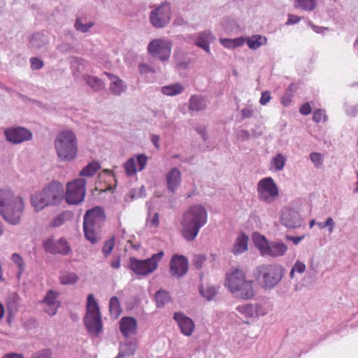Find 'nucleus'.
I'll return each mask as SVG.
<instances>
[{
	"instance_id": "a19ab883",
	"label": "nucleus",
	"mask_w": 358,
	"mask_h": 358,
	"mask_svg": "<svg viewBox=\"0 0 358 358\" xmlns=\"http://www.w3.org/2000/svg\"><path fill=\"white\" fill-rule=\"evenodd\" d=\"M101 313L99 306L94 297L93 294H90L87 296V312L86 313Z\"/></svg>"
},
{
	"instance_id": "0e129e2a",
	"label": "nucleus",
	"mask_w": 358,
	"mask_h": 358,
	"mask_svg": "<svg viewBox=\"0 0 358 358\" xmlns=\"http://www.w3.org/2000/svg\"><path fill=\"white\" fill-rule=\"evenodd\" d=\"M31 358H52L48 350H45L33 355Z\"/></svg>"
},
{
	"instance_id": "4c0bfd02",
	"label": "nucleus",
	"mask_w": 358,
	"mask_h": 358,
	"mask_svg": "<svg viewBox=\"0 0 358 358\" xmlns=\"http://www.w3.org/2000/svg\"><path fill=\"white\" fill-rule=\"evenodd\" d=\"M174 60L178 66L182 69H187L190 63V59L187 58L184 52H178L174 55Z\"/></svg>"
},
{
	"instance_id": "338daca9",
	"label": "nucleus",
	"mask_w": 358,
	"mask_h": 358,
	"mask_svg": "<svg viewBox=\"0 0 358 358\" xmlns=\"http://www.w3.org/2000/svg\"><path fill=\"white\" fill-rule=\"evenodd\" d=\"M59 306H56V305H52V306L45 305V306L44 308V311L45 313H47L49 315L53 316L56 314Z\"/></svg>"
},
{
	"instance_id": "20e7f679",
	"label": "nucleus",
	"mask_w": 358,
	"mask_h": 358,
	"mask_svg": "<svg viewBox=\"0 0 358 358\" xmlns=\"http://www.w3.org/2000/svg\"><path fill=\"white\" fill-rule=\"evenodd\" d=\"M57 157L61 162H70L78 153L77 138L71 130L60 131L55 141Z\"/></svg>"
},
{
	"instance_id": "39448f33",
	"label": "nucleus",
	"mask_w": 358,
	"mask_h": 358,
	"mask_svg": "<svg viewBox=\"0 0 358 358\" xmlns=\"http://www.w3.org/2000/svg\"><path fill=\"white\" fill-rule=\"evenodd\" d=\"M285 268L280 264H262L254 271L257 282L265 289H272L282 280Z\"/></svg>"
},
{
	"instance_id": "4be33fe9",
	"label": "nucleus",
	"mask_w": 358,
	"mask_h": 358,
	"mask_svg": "<svg viewBox=\"0 0 358 358\" xmlns=\"http://www.w3.org/2000/svg\"><path fill=\"white\" fill-rule=\"evenodd\" d=\"M120 328L125 338L135 335L136 333V320L131 317H122L120 321Z\"/></svg>"
},
{
	"instance_id": "de8ad7c7",
	"label": "nucleus",
	"mask_w": 358,
	"mask_h": 358,
	"mask_svg": "<svg viewBox=\"0 0 358 358\" xmlns=\"http://www.w3.org/2000/svg\"><path fill=\"white\" fill-rule=\"evenodd\" d=\"M115 237L113 236L104 243V245L102 248V252L105 257H108L112 252L115 246Z\"/></svg>"
},
{
	"instance_id": "9b49d317",
	"label": "nucleus",
	"mask_w": 358,
	"mask_h": 358,
	"mask_svg": "<svg viewBox=\"0 0 358 358\" xmlns=\"http://www.w3.org/2000/svg\"><path fill=\"white\" fill-rule=\"evenodd\" d=\"M147 49L152 57L165 62L170 57L171 43L162 38L154 39L148 43Z\"/></svg>"
},
{
	"instance_id": "f704fd0d",
	"label": "nucleus",
	"mask_w": 358,
	"mask_h": 358,
	"mask_svg": "<svg viewBox=\"0 0 358 358\" xmlns=\"http://www.w3.org/2000/svg\"><path fill=\"white\" fill-rule=\"evenodd\" d=\"M222 24L225 32L228 34H236L239 31V27L234 20L224 18Z\"/></svg>"
},
{
	"instance_id": "79ce46f5",
	"label": "nucleus",
	"mask_w": 358,
	"mask_h": 358,
	"mask_svg": "<svg viewBox=\"0 0 358 358\" xmlns=\"http://www.w3.org/2000/svg\"><path fill=\"white\" fill-rule=\"evenodd\" d=\"M317 0H296V6L304 10L311 11L317 6Z\"/></svg>"
},
{
	"instance_id": "f3484780",
	"label": "nucleus",
	"mask_w": 358,
	"mask_h": 358,
	"mask_svg": "<svg viewBox=\"0 0 358 358\" xmlns=\"http://www.w3.org/2000/svg\"><path fill=\"white\" fill-rule=\"evenodd\" d=\"M106 220L104 210L96 206L86 211L83 217V223L103 225Z\"/></svg>"
},
{
	"instance_id": "5701e85b",
	"label": "nucleus",
	"mask_w": 358,
	"mask_h": 358,
	"mask_svg": "<svg viewBox=\"0 0 358 358\" xmlns=\"http://www.w3.org/2000/svg\"><path fill=\"white\" fill-rule=\"evenodd\" d=\"M166 182L169 191L174 193L181 182V172L177 168H173L166 174Z\"/></svg>"
},
{
	"instance_id": "f03ea898",
	"label": "nucleus",
	"mask_w": 358,
	"mask_h": 358,
	"mask_svg": "<svg viewBox=\"0 0 358 358\" xmlns=\"http://www.w3.org/2000/svg\"><path fill=\"white\" fill-rule=\"evenodd\" d=\"M24 210V203L21 196H15L10 189H0V215L8 223L18 224Z\"/></svg>"
},
{
	"instance_id": "864d4df0",
	"label": "nucleus",
	"mask_w": 358,
	"mask_h": 358,
	"mask_svg": "<svg viewBox=\"0 0 358 358\" xmlns=\"http://www.w3.org/2000/svg\"><path fill=\"white\" fill-rule=\"evenodd\" d=\"M12 260L15 264L17 265L21 272L24 270V263L20 255L17 253L13 254Z\"/></svg>"
},
{
	"instance_id": "423d86ee",
	"label": "nucleus",
	"mask_w": 358,
	"mask_h": 358,
	"mask_svg": "<svg viewBox=\"0 0 358 358\" xmlns=\"http://www.w3.org/2000/svg\"><path fill=\"white\" fill-rule=\"evenodd\" d=\"M164 252L160 251L152 255L150 258L144 260H138L136 257H131L129 259V268L138 275H148L154 272L159 262L164 256Z\"/></svg>"
},
{
	"instance_id": "052dcab7",
	"label": "nucleus",
	"mask_w": 358,
	"mask_h": 358,
	"mask_svg": "<svg viewBox=\"0 0 358 358\" xmlns=\"http://www.w3.org/2000/svg\"><path fill=\"white\" fill-rule=\"evenodd\" d=\"M292 268L299 273H303L306 268L304 263L297 260L292 266Z\"/></svg>"
},
{
	"instance_id": "473e14b6",
	"label": "nucleus",
	"mask_w": 358,
	"mask_h": 358,
	"mask_svg": "<svg viewBox=\"0 0 358 358\" xmlns=\"http://www.w3.org/2000/svg\"><path fill=\"white\" fill-rule=\"evenodd\" d=\"M71 69L73 75L78 77L85 69V60L78 57H72Z\"/></svg>"
},
{
	"instance_id": "c756f323",
	"label": "nucleus",
	"mask_w": 358,
	"mask_h": 358,
	"mask_svg": "<svg viewBox=\"0 0 358 358\" xmlns=\"http://www.w3.org/2000/svg\"><path fill=\"white\" fill-rule=\"evenodd\" d=\"M184 90V87L178 83H174L169 85L163 86L161 92L167 96H175L181 94Z\"/></svg>"
},
{
	"instance_id": "e433bc0d",
	"label": "nucleus",
	"mask_w": 358,
	"mask_h": 358,
	"mask_svg": "<svg viewBox=\"0 0 358 358\" xmlns=\"http://www.w3.org/2000/svg\"><path fill=\"white\" fill-rule=\"evenodd\" d=\"M29 41L31 43L32 46L36 48H41L44 45H45V43H47V39L43 34L37 32L34 33L31 36Z\"/></svg>"
},
{
	"instance_id": "ea45409f",
	"label": "nucleus",
	"mask_w": 358,
	"mask_h": 358,
	"mask_svg": "<svg viewBox=\"0 0 358 358\" xmlns=\"http://www.w3.org/2000/svg\"><path fill=\"white\" fill-rule=\"evenodd\" d=\"M200 294L208 301L213 299L217 294V290L213 286H204L203 285L199 287Z\"/></svg>"
},
{
	"instance_id": "ddd939ff",
	"label": "nucleus",
	"mask_w": 358,
	"mask_h": 358,
	"mask_svg": "<svg viewBox=\"0 0 358 358\" xmlns=\"http://www.w3.org/2000/svg\"><path fill=\"white\" fill-rule=\"evenodd\" d=\"M4 135L8 141L13 144H19L32 138V133L24 127H17L7 129L4 131Z\"/></svg>"
},
{
	"instance_id": "09e8293b",
	"label": "nucleus",
	"mask_w": 358,
	"mask_h": 358,
	"mask_svg": "<svg viewBox=\"0 0 358 358\" xmlns=\"http://www.w3.org/2000/svg\"><path fill=\"white\" fill-rule=\"evenodd\" d=\"M94 26L93 22L83 24L79 18H77L74 24L75 29L82 33H87Z\"/></svg>"
},
{
	"instance_id": "a18cd8bd",
	"label": "nucleus",
	"mask_w": 358,
	"mask_h": 358,
	"mask_svg": "<svg viewBox=\"0 0 358 358\" xmlns=\"http://www.w3.org/2000/svg\"><path fill=\"white\" fill-rule=\"evenodd\" d=\"M78 275L74 273H66L60 276V282L62 285H73L78 280Z\"/></svg>"
},
{
	"instance_id": "aec40b11",
	"label": "nucleus",
	"mask_w": 358,
	"mask_h": 358,
	"mask_svg": "<svg viewBox=\"0 0 358 358\" xmlns=\"http://www.w3.org/2000/svg\"><path fill=\"white\" fill-rule=\"evenodd\" d=\"M229 290L235 296L243 299H250L255 295L252 280H246L236 288Z\"/></svg>"
},
{
	"instance_id": "37998d69",
	"label": "nucleus",
	"mask_w": 358,
	"mask_h": 358,
	"mask_svg": "<svg viewBox=\"0 0 358 358\" xmlns=\"http://www.w3.org/2000/svg\"><path fill=\"white\" fill-rule=\"evenodd\" d=\"M57 296L58 294L57 292H54L53 290H49L47 294H45V297L43 299V302L45 305H56L59 306L60 302L57 301Z\"/></svg>"
},
{
	"instance_id": "603ef678",
	"label": "nucleus",
	"mask_w": 358,
	"mask_h": 358,
	"mask_svg": "<svg viewBox=\"0 0 358 358\" xmlns=\"http://www.w3.org/2000/svg\"><path fill=\"white\" fill-rule=\"evenodd\" d=\"M30 64L32 70H38L43 68L44 62L38 57H31L30 59Z\"/></svg>"
},
{
	"instance_id": "dca6fc26",
	"label": "nucleus",
	"mask_w": 358,
	"mask_h": 358,
	"mask_svg": "<svg viewBox=\"0 0 358 358\" xmlns=\"http://www.w3.org/2000/svg\"><path fill=\"white\" fill-rule=\"evenodd\" d=\"M84 324L89 332L98 336L102 331V322L101 313H86Z\"/></svg>"
},
{
	"instance_id": "49530a36",
	"label": "nucleus",
	"mask_w": 358,
	"mask_h": 358,
	"mask_svg": "<svg viewBox=\"0 0 358 358\" xmlns=\"http://www.w3.org/2000/svg\"><path fill=\"white\" fill-rule=\"evenodd\" d=\"M127 174L129 176L134 175L137 172V168L134 157L129 159L124 165Z\"/></svg>"
},
{
	"instance_id": "4468645a",
	"label": "nucleus",
	"mask_w": 358,
	"mask_h": 358,
	"mask_svg": "<svg viewBox=\"0 0 358 358\" xmlns=\"http://www.w3.org/2000/svg\"><path fill=\"white\" fill-rule=\"evenodd\" d=\"M280 222L287 229H295L301 226L302 219L297 210L284 208L281 212Z\"/></svg>"
},
{
	"instance_id": "2f4dec72",
	"label": "nucleus",
	"mask_w": 358,
	"mask_h": 358,
	"mask_svg": "<svg viewBox=\"0 0 358 358\" xmlns=\"http://www.w3.org/2000/svg\"><path fill=\"white\" fill-rule=\"evenodd\" d=\"M101 169V165L98 162L94 161L87 164L80 172V176L92 177Z\"/></svg>"
},
{
	"instance_id": "58836bf2",
	"label": "nucleus",
	"mask_w": 358,
	"mask_h": 358,
	"mask_svg": "<svg viewBox=\"0 0 358 358\" xmlns=\"http://www.w3.org/2000/svg\"><path fill=\"white\" fill-rule=\"evenodd\" d=\"M286 158L282 154H278L273 157L271 165L275 171H282L285 165Z\"/></svg>"
},
{
	"instance_id": "c9c22d12",
	"label": "nucleus",
	"mask_w": 358,
	"mask_h": 358,
	"mask_svg": "<svg viewBox=\"0 0 358 358\" xmlns=\"http://www.w3.org/2000/svg\"><path fill=\"white\" fill-rule=\"evenodd\" d=\"M109 310L110 314L113 315L115 318L119 317L122 312V309L120 307V303L118 298L117 296H113L110 299L109 303Z\"/></svg>"
},
{
	"instance_id": "9d476101",
	"label": "nucleus",
	"mask_w": 358,
	"mask_h": 358,
	"mask_svg": "<svg viewBox=\"0 0 358 358\" xmlns=\"http://www.w3.org/2000/svg\"><path fill=\"white\" fill-rule=\"evenodd\" d=\"M257 193L259 199L266 203L273 202L278 196V189L272 178L262 179L258 182Z\"/></svg>"
},
{
	"instance_id": "e2e57ef3",
	"label": "nucleus",
	"mask_w": 358,
	"mask_h": 358,
	"mask_svg": "<svg viewBox=\"0 0 358 358\" xmlns=\"http://www.w3.org/2000/svg\"><path fill=\"white\" fill-rule=\"evenodd\" d=\"M271 93L269 91H264L262 93V96L259 100L260 104L264 106L268 103L271 100Z\"/></svg>"
},
{
	"instance_id": "8fccbe9b",
	"label": "nucleus",
	"mask_w": 358,
	"mask_h": 358,
	"mask_svg": "<svg viewBox=\"0 0 358 358\" xmlns=\"http://www.w3.org/2000/svg\"><path fill=\"white\" fill-rule=\"evenodd\" d=\"M317 225L320 229L328 227L329 232L332 233L335 227V222H334L333 218L329 217L324 222H317Z\"/></svg>"
},
{
	"instance_id": "7ed1b4c3",
	"label": "nucleus",
	"mask_w": 358,
	"mask_h": 358,
	"mask_svg": "<svg viewBox=\"0 0 358 358\" xmlns=\"http://www.w3.org/2000/svg\"><path fill=\"white\" fill-rule=\"evenodd\" d=\"M63 185L57 181H52L41 191L36 192L31 196V203L36 211L48 206L59 204L62 199Z\"/></svg>"
},
{
	"instance_id": "b1692460",
	"label": "nucleus",
	"mask_w": 358,
	"mask_h": 358,
	"mask_svg": "<svg viewBox=\"0 0 358 358\" xmlns=\"http://www.w3.org/2000/svg\"><path fill=\"white\" fill-rule=\"evenodd\" d=\"M215 39L210 30H205L198 34L195 45L202 48L205 52L210 54V43Z\"/></svg>"
},
{
	"instance_id": "6e6552de",
	"label": "nucleus",
	"mask_w": 358,
	"mask_h": 358,
	"mask_svg": "<svg viewBox=\"0 0 358 358\" xmlns=\"http://www.w3.org/2000/svg\"><path fill=\"white\" fill-rule=\"evenodd\" d=\"M171 6L167 2H164L150 13L149 19L151 24L157 29L166 27L171 21Z\"/></svg>"
},
{
	"instance_id": "2eb2a0df",
	"label": "nucleus",
	"mask_w": 358,
	"mask_h": 358,
	"mask_svg": "<svg viewBox=\"0 0 358 358\" xmlns=\"http://www.w3.org/2000/svg\"><path fill=\"white\" fill-rule=\"evenodd\" d=\"M188 270V260L182 255L173 256L170 264V271L173 275L182 277Z\"/></svg>"
},
{
	"instance_id": "7c9ffc66",
	"label": "nucleus",
	"mask_w": 358,
	"mask_h": 358,
	"mask_svg": "<svg viewBox=\"0 0 358 358\" xmlns=\"http://www.w3.org/2000/svg\"><path fill=\"white\" fill-rule=\"evenodd\" d=\"M245 41L250 48L256 50L260 46L266 44L267 38L265 36H262L261 35H255L247 38Z\"/></svg>"
},
{
	"instance_id": "bf43d9fd",
	"label": "nucleus",
	"mask_w": 358,
	"mask_h": 358,
	"mask_svg": "<svg viewBox=\"0 0 358 358\" xmlns=\"http://www.w3.org/2000/svg\"><path fill=\"white\" fill-rule=\"evenodd\" d=\"M17 299V296L15 294H13L11 296H9L8 299L7 306L8 309L10 310H16L17 306L15 303V300Z\"/></svg>"
},
{
	"instance_id": "c85d7f7f",
	"label": "nucleus",
	"mask_w": 358,
	"mask_h": 358,
	"mask_svg": "<svg viewBox=\"0 0 358 358\" xmlns=\"http://www.w3.org/2000/svg\"><path fill=\"white\" fill-rule=\"evenodd\" d=\"M137 349V342L135 339L120 344L119 353L120 356L129 357L133 355Z\"/></svg>"
},
{
	"instance_id": "72a5a7b5",
	"label": "nucleus",
	"mask_w": 358,
	"mask_h": 358,
	"mask_svg": "<svg viewBox=\"0 0 358 358\" xmlns=\"http://www.w3.org/2000/svg\"><path fill=\"white\" fill-rule=\"evenodd\" d=\"M171 299L169 293L160 289L155 294V302L158 308L164 307Z\"/></svg>"
},
{
	"instance_id": "680f3d73",
	"label": "nucleus",
	"mask_w": 358,
	"mask_h": 358,
	"mask_svg": "<svg viewBox=\"0 0 358 358\" xmlns=\"http://www.w3.org/2000/svg\"><path fill=\"white\" fill-rule=\"evenodd\" d=\"M237 136L242 141H246L250 138V132L248 130L241 129L238 132Z\"/></svg>"
},
{
	"instance_id": "412c9836",
	"label": "nucleus",
	"mask_w": 358,
	"mask_h": 358,
	"mask_svg": "<svg viewBox=\"0 0 358 358\" xmlns=\"http://www.w3.org/2000/svg\"><path fill=\"white\" fill-rule=\"evenodd\" d=\"M173 318L178 322L181 332L185 336H189L192 335L194 329V324L192 319L181 313H176Z\"/></svg>"
},
{
	"instance_id": "f257e3e1",
	"label": "nucleus",
	"mask_w": 358,
	"mask_h": 358,
	"mask_svg": "<svg viewBox=\"0 0 358 358\" xmlns=\"http://www.w3.org/2000/svg\"><path fill=\"white\" fill-rule=\"evenodd\" d=\"M207 222V210L201 205L190 206L182 215L181 234L187 241L196 239L200 229Z\"/></svg>"
},
{
	"instance_id": "3c124183",
	"label": "nucleus",
	"mask_w": 358,
	"mask_h": 358,
	"mask_svg": "<svg viewBox=\"0 0 358 358\" xmlns=\"http://www.w3.org/2000/svg\"><path fill=\"white\" fill-rule=\"evenodd\" d=\"M310 159L314 164L315 166L319 168L322 164V156L319 152H312L309 155Z\"/></svg>"
},
{
	"instance_id": "4d7b16f0",
	"label": "nucleus",
	"mask_w": 358,
	"mask_h": 358,
	"mask_svg": "<svg viewBox=\"0 0 358 358\" xmlns=\"http://www.w3.org/2000/svg\"><path fill=\"white\" fill-rule=\"evenodd\" d=\"M206 260V258L205 256L196 255L193 259V263H194V265L196 267V268L200 269L202 267L203 264L205 262Z\"/></svg>"
},
{
	"instance_id": "0eeeda50",
	"label": "nucleus",
	"mask_w": 358,
	"mask_h": 358,
	"mask_svg": "<svg viewBox=\"0 0 358 358\" xmlns=\"http://www.w3.org/2000/svg\"><path fill=\"white\" fill-rule=\"evenodd\" d=\"M86 180L77 178L66 185V201L69 204L81 203L85 196Z\"/></svg>"
},
{
	"instance_id": "6ab92c4d",
	"label": "nucleus",
	"mask_w": 358,
	"mask_h": 358,
	"mask_svg": "<svg viewBox=\"0 0 358 358\" xmlns=\"http://www.w3.org/2000/svg\"><path fill=\"white\" fill-rule=\"evenodd\" d=\"M101 224H93L92 223H83V231L85 238L92 244L95 245L101 240Z\"/></svg>"
},
{
	"instance_id": "69168bd1",
	"label": "nucleus",
	"mask_w": 358,
	"mask_h": 358,
	"mask_svg": "<svg viewBox=\"0 0 358 358\" xmlns=\"http://www.w3.org/2000/svg\"><path fill=\"white\" fill-rule=\"evenodd\" d=\"M241 113L242 119L245 120V119L251 117L253 115L254 110L252 108L248 107V108H243L241 110Z\"/></svg>"
},
{
	"instance_id": "c03bdc74",
	"label": "nucleus",
	"mask_w": 358,
	"mask_h": 358,
	"mask_svg": "<svg viewBox=\"0 0 358 358\" xmlns=\"http://www.w3.org/2000/svg\"><path fill=\"white\" fill-rule=\"evenodd\" d=\"M236 310L246 317H252L255 313V310L252 304H245L238 306Z\"/></svg>"
},
{
	"instance_id": "bb28decb",
	"label": "nucleus",
	"mask_w": 358,
	"mask_h": 358,
	"mask_svg": "<svg viewBox=\"0 0 358 358\" xmlns=\"http://www.w3.org/2000/svg\"><path fill=\"white\" fill-rule=\"evenodd\" d=\"M206 101L201 95H192L189 100V109L193 111L203 110L206 108Z\"/></svg>"
},
{
	"instance_id": "13d9d810",
	"label": "nucleus",
	"mask_w": 358,
	"mask_h": 358,
	"mask_svg": "<svg viewBox=\"0 0 358 358\" xmlns=\"http://www.w3.org/2000/svg\"><path fill=\"white\" fill-rule=\"evenodd\" d=\"M138 70L141 74L155 72L153 67H151L150 66L144 63L139 64Z\"/></svg>"
},
{
	"instance_id": "774afa93",
	"label": "nucleus",
	"mask_w": 358,
	"mask_h": 358,
	"mask_svg": "<svg viewBox=\"0 0 358 358\" xmlns=\"http://www.w3.org/2000/svg\"><path fill=\"white\" fill-rule=\"evenodd\" d=\"M65 222L63 215H59L52 221V226L54 227H58L62 226Z\"/></svg>"
},
{
	"instance_id": "f8f14e48",
	"label": "nucleus",
	"mask_w": 358,
	"mask_h": 358,
	"mask_svg": "<svg viewBox=\"0 0 358 358\" xmlns=\"http://www.w3.org/2000/svg\"><path fill=\"white\" fill-rule=\"evenodd\" d=\"M45 250L51 254L69 255L71 248L69 243L65 238H61L57 241L49 238L43 243Z\"/></svg>"
},
{
	"instance_id": "393cba45",
	"label": "nucleus",
	"mask_w": 358,
	"mask_h": 358,
	"mask_svg": "<svg viewBox=\"0 0 358 358\" xmlns=\"http://www.w3.org/2000/svg\"><path fill=\"white\" fill-rule=\"evenodd\" d=\"M245 279V274L243 271L239 268L233 269L232 271L227 275V286L229 289H235L243 283Z\"/></svg>"
},
{
	"instance_id": "cd10ccee",
	"label": "nucleus",
	"mask_w": 358,
	"mask_h": 358,
	"mask_svg": "<svg viewBox=\"0 0 358 358\" xmlns=\"http://www.w3.org/2000/svg\"><path fill=\"white\" fill-rule=\"evenodd\" d=\"M83 79L94 91H101L105 87L104 82L96 76L84 74Z\"/></svg>"
},
{
	"instance_id": "1a4fd4ad",
	"label": "nucleus",
	"mask_w": 358,
	"mask_h": 358,
	"mask_svg": "<svg viewBox=\"0 0 358 358\" xmlns=\"http://www.w3.org/2000/svg\"><path fill=\"white\" fill-rule=\"evenodd\" d=\"M255 244L262 255L272 257L285 255L288 249L283 242L279 241L268 242L264 236H262L261 240Z\"/></svg>"
},
{
	"instance_id": "a211bd4d",
	"label": "nucleus",
	"mask_w": 358,
	"mask_h": 358,
	"mask_svg": "<svg viewBox=\"0 0 358 358\" xmlns=\"http://www.w3.org/2000/svg\"><path fill=\"white\" fill-rule=\"evenodd\" d=\"M103 73L110 80L109 91L112 94L121 96L127 91V84L120 77L110 72H104Z\"/></svg>"
},
{
	"instance_id": "a878e982",
	"label": "nucleus",
	"mask_w": 358,
	"mask_h": 358,
	"mask_svg": "<svg viewBox=\"0 0 358 358\" xmlns=\"http://www.w3.org/2000/svg\"><path fill=\"white\" fill-rule=\"evenodd\" d=\"M248 239L249 238L245 234H240L236 239L234 248H232V252L238 255L248 250Z\"/></svg>"
},
{
	"instance_id": "6e6d98bb",
	"label": "nucleus",
	"mask_w": 358,
	"mask_h": 358,
	"mask_svg": "<svg viewBox=\"0 0 358 358\" xmlns=\"http://www.w3.org/2000/svg\"><path fill=\"white\" fill-rule=\"evenodd\" d=\"M313 120L315 122H320L322 120H326V115L324 114V110L319 109L315 110L313 115Z\"/></svg>"
},
{
	"instance_id": "5fc2aeb1",
	"label": "nucleus",
	"mask_w": 358,
	"mask_h": 358,
	"mask_svg": "<svg viewBox=\"0 0 358 358\" xmlns=\"http://www.w3.org/2000/svg\"><path fill=\"white\" fill-rule=\"evenodd\" d=\"M136 159H137V164L138 166V171H141L145 169V167L147 164L148 157L144 154H141V155H137Z\"/></svg>"
}]
</instances>
